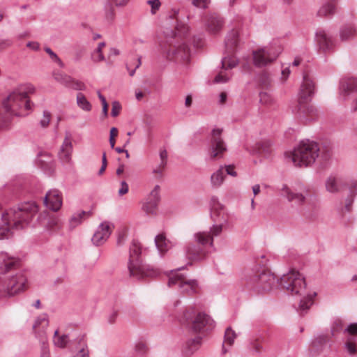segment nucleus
<instances>
[{
	"label": "nucleus",
	"mask_w": 357,
	"mask_h": 357,
	"mask_svg": "<svg viewBox=\"0 0 357 357\" xmlns=\"http://www.w3.org/2000/svg\"><path fill=\"white\" fill-rule=\"evenodd\" d=\"M38 211L36 204L29 202L1 213L0 217L3 225L0 226V240L10 238L13 234L11 229H22L28 226Z\"/></svg>",
	"instance_id": "nucleus-1"
},
{
	"label": "nucleus",
	"mask_w": 357,
	"mask_h": 357,
	"mask_svg": "<svg viewBox=\"0 0 357 357\" xmlns=\"http://www.w3.org/2000/svg\"><path fill=\"white\" fill-rule=\"evenodd\" d=\"M280 286L293 296L301 298L298 310L305 312L313 304L316 292L308 290L304 276L296 270H291L280 279Z\"/></svg>",
	"instance_id": "nucleus-2"
},
{
	"label": "nucleus",
	"mask_w": 357,
	"mask_h": 357,
	"mask_svg": "<svg viewBox=\"0 0 357 357\" xmlns=\"http://www.w3.org/2000/svg\"><path fill=\"white\" fill-rule=\"evenodd\" d=\"M211 215L214 224L210 227V231H199L195 234V240L202 245L209 243L213 246V240L221 236L224 225L227 221V216L225 212L223 206L219 202L217 197H212L210 201Z\"/></svg>",
	"instance_id": "nucleus-3"
},
{
	"label": "nucleus",
	"mask_w": 357,
	"mask_h": 357,
	"mask_svg": "<svg viewBox=\"0 0 357 357\" xmlns=\"http://www.w3.org/2000/svg\"><path fill=\"white\" fill-rule=\"evenodd\" d=\"M34 86L31 84L20 86L12 91L3 100V105L7 112L15 116L25 115L22 110H30L32 103L29 99V94L33 93Z\"/></svg>",
	"instance_id": "nucleus-4"
},
{
	"label": "nucleus",
	"mask_w": 357,
	"mask_h": 357,
	"mask_svg": "<svg viewBox=\"0 0 357 357\" xmlns=\"http://www.w3.org/2000/svg\"><path fill=\"white\" fill-rule=\"evenodd\" d=\"M319 147L317 143L310 141H302L292 152L289 158L296 167H307L313 164L319 156Z\"/></svg>",
	"instance_id": "nucleus-5"
},
{
	"label": "nucleus",
	"mask_w": 357,
	"mask_h": 357,
	"mask_svg": "<svg viewBox=\"0 0 357 357\" xmlns=\"http://www.w3.org/2000/svg\"><path fill=\"white\" fill-rule=\"evenodd\" d=\"M142 247L140 243L133 240L130 246V258L128 269L130 276L141 279L144 277H155L158 275V271L149 265L143 264L140 260Z\"/></svg>",
	"instance_id": "nucleus-6"
},
{
	"label": "nucleus",
	"mask_w": 357,
	"mask_h": 357,
	"mask_svg": "<svg viewBox=\"0 0 357 357\" xmlns=\"http://www.w3.org/2000/svg\"><path fill=\"white\" fill-rule=\"evenodd\" d=\"M238 41V31L236 30H231L227 36L225 40V47L228 55H225L222 59V67L225 70L220 72L215 76L214 79L215 83H225L229 79L231 75L225 70L234 68L238 63V60L232 54L237 46Z\"/></svg>",
	"instance_id": "nucleus-7"
},
{
	"label": "nucleus",
	"mask_w": 357,
	"mask_h": 357,
	"mask_svg": "<svg viewBox=\"0 0 357 357\" xmlns=\"http://www.w3.org/2000/svg\"><path fill=\"white\" fill-rule=\"evenodd\" d=\"M26 283L27 279L22 272L6 278H0V298H10L20 294L26 289Z\"/></svg>",
	"instance_id": "nucleus-8"
},
{
	"label": "nucleus",
	"mask_w": 357,
	"mask_h": 357,
	"mask_svg": "<svg viewBox=\"0 0 357 357\" xmlns=\"http://www.w3.org/2000/svg\"><path fill=\"white\" fill-rule=\"evenodd\" d=\"M341 99L351 105V109H357V78L344 77L342 79L340 86Z\"/></svg>",
	"instance_id": "nucleus-9"
},
{
	"label": "nucleus",
	"mask_w": 357,
	"mask_h": 357,
	"mask_svg": "<svg viewBox=\"0 0 357 357\" xmlns=\"http://www.w3.org/2000/svg\"><path fill=\"white\" fill-rule=\"evenodd\" d=\"M183 268L184 267H181L176 270L171 271L169 275V287L178 285L181 292L189 295L197 293L198 289L197 282L195 280H187L185 275L178 273V271Z\"/></svg>",
	"instance_id": "nucleus-10"
},
{
	"label": "nucleus",
	"mask_w": 357,
	"mask_h": 357,
	"mask_svg": "<svg viewBox=\"0 0 357 357\" xmlns=\"http://www.w3.org/2000/svg\"><path fill=\"white\" fill-rule=\"evenodd\" d=\"M280 53V48L279 47L271 45L260 48L253 52L254 64L258 67L265 66L274 61Z\"/></svg>",
	"instance_id": "nucleus-11"
},
{
	"label": "nucleus",
	"mask_w": 357,
	"mask_h": 357,
	"mask_svg": "<svg viewBox=\"0 0 357 357\" xmlns=\"http://www.w3.org/2000/svg\"><path fill=\"white\" fill-rule=\"evenodd\" d=\"M221 134L222 130L219 128H215L211 132L208 151L209 158L211 160L222 158L227 151V146L221 137Z\"/></svg>",
	"instance_id": "nucleus-12"
},
{
	"label": "nucleus",
	"mask_w": 357,
	"mask_h": 357,
	"mask_svg": "<svg viewBox=\"0 0 357 357\" xmlns=\"http://www.w3.org/2000/svg\"><path fill=\"white\" fill-rule=\"evenodd\" d=\"M252 282H253V288L259 293L268 291L278 284H280V280L269 272L260 273L252 279Z\"/></svg>",
	"instance_id": "nucleus-13"
},
{
	"label": "nucleus",
	"mask_w": 357,
	"mask_h": 357,
	"mask_svg": "<svg viewBox=\"0 0 357 357\" xmlns=\"http://www.w3.org/2000/svg\"><path fill=\"white\" fill-rule=\"evenodd\" d=\"M215 321L207 314L199 312L192 322V330L198 333H204L213 330Z\"/></svg>",
	"instance_id": "nucleus-14"
},
{
	"label": "nucleus",
	"mask_w": 357,
	"mask_h": 357,
	"mask_svg": "<svg viewBox=\"0 0 357 357\" xmlns=\"http://www.w3.org/2000/svg\"><path fill=\"white\" fill-rule=\"evenodd\" d=\"M194 239H195L194 238ZM195 242L197 243L198 245L194 244H188L185 248V255L186 257L190 261H199L204 259L206 255V252L205 250L204 247L206 245H209L211 248H214V243H213V246H211L209 243L202 245L199 243L196 240ZM215 239L213 240V241Z\"/></svg>",
	"instance_id": "nucleus-15"
},
{
	"label": "nucleus",
	"mask_w": 357,
	"mask_h": 357,
	"mask_svg": "<svg viewBox=\"0 0 357 357\" xmlns=\"http://www.w3.org/2000/svg\"><path fill=\"white\" fill-rule=\"evenodd\" d=\"M315 43L320 50L326 52L333 47L334 40L326 30L319 29L315 33Z\"/></svg>",
	"instance_id": "nucleus-16"
},
{
	"label": "nucleus",
	"mask_w": 357,
	"mask_h": 357,
	"mask_svg": "<svg viewBox=\"0 0 357 357\" xmlns=\"http://www.w3.org/2000/svg\"><path fill=\"white\" fill-rule=\"evenodd\" d=\"M63 203L61 193L56 189L50 190L44 198V204L47 208L53 211H59Z\"/></svg>",
	"instance_id": "nucleus-17"
},
{
	"label": "nucleus",
	"mask_w": 357,
	"mask_h": 357,
	"mask_svg": "<svg viewBox=\"0 0 357 357\" xmlns=\"http://www.w3.org/2000/svg\"><path fill=\"white\" fill-rule=\"evenodd\" d=\"M20 266L17 258L10 255L6 252H0V274H6L16 269Z\"/></svg>",
	"instance_id": "nucleus-18"
},
{
	"label": "nucleus",
	"mask_w": 357,
	"mask_h": 357,
	"mask_svg": "<svg viewBox=\"0 0 357 357\" xmlns=\"http://www.w3.org/2000/svg\"><path fill=\"white\" fill-rule=\"evenodd\" d=\"M111 232L112 228L109 223L107 222H102L92 237L93 243L97 246L104 244L109 238Z\"/></svg>",
	"instance_id": "nucleus-19"
},
{
	"label": "nucleus",
	"mask_w": 357,
	"mask_h": 357,
	"mask_svg": "<svg viewBox=\"0 0 357 357\" xmlns=\"http://www.w3.org/2000/svg\"><path fill=\"white\" fill-rule=\"evenodd\" d=\"M49 325L48 317L46 314H43L38 316L34 321L33 329L34 331L36 337L40 341H46L47 337L45 331Z\"/></svg>",
	"instance_id": "nucleus-20"
},
{
	"label": "nucleus",
	"mask_w": 357,
	"mask_h": 357,
	"mask_svg": "<svg viewBox=\"0 0 357 357\" xmlns=\"http://www.w3.org/2000/svg\"><path fill=\"white\" fill-rule=\"evenodd\" d=\"M224 26L222 18L217 15H211L205 20L206 31L212 35L218 34Z\"/></svg>",
	"instance_id": "nucleus-21"
},
{
	"label": "nucleus",
	"mask_w": 357,
	"mask_h": 357,
	"mask_svg": "<svg viewBox=\"0 0 357 357\" xmlns=\"http://www.w3.org/2000/svg\"><path fill=\"white\" fill-rule=\"evenodd\" d=\"M73 152V144L70 134L66 133V137L59 152V158L63 164H68L70 162L71 154Z\"/></svg>",
	"instance_id": "nucleus-22"
},
{
	"label": "nucleus",
	"mask_w": 357,
	"mask_h": 357,
	"mask_svg": "<svg viewBox=\"0 0 357 357\" xmlns=\"http://www.w3.org/2000/svg\"><path fill=\"white\" fill-rule=\"evenodd\" d=\"M166 56L168 59H177L183 61H188L190 58L189 47L187 45L183 44L172 50L167 51L166 52Z\"/></svg>",
	"instance_id": "nucleus-23"
},
{
	"label": "nucleus",
	"mask_w": 357,
	"mask_h": 357,
	"mask_svg": "<svg viewBox=\"0 0 357 357\" xmlns=\"http://www.w3.org/2000/svg\"><path fill=\"white\" fill-rule=\"evenodd\" d=\"M314 93V84L313 82L307 77L303 76V82L301 86L299 96L302 100H307Z\"/></svg>",
	"instance_id": "nucleus-24"
},
{
	"label": "nucleus",
	"mask_w": 357,
	"mask_h": 357,
	"mask_svg": "<svg viewBox=\"0 0 357 357\" xmlns=\"http://www.w3.org/2000/svg\"><path fill=\"white\" fill-rule=\"evenodd\" d=\"M281 195L285 198L289 202H294L297 204H302L304 203L305 200V197L298 192H295L292 191L287 185H284L280 190Z\"/></svg>",
	"instance_id": "nucleus-25"
},
{
	"label": "nucleus",
	"mask_w": 357,
	"mask_h": 357,
	"mask_svg": "<svg viewBox=\"0 0 357 357\" xmlns=\"http://www.w3.org/2000/svg\"><path fill=\"white\" fill-rule=\"evenodd\" d=\"M202 344V338L197 337L189 340L184 345L182 352L185 356H191L197 352Z\"/></svg>",
	"instance_id": "nucleus-26"
},
{
	"label": "nucleus",
	"mask_w": 357,
	"mask_h": 357,
	"mask_svg": "<svg viewBox=\"0 0 357 357\" xmlns=\"http://www.w3.org/2000/svg\"><path fill=\"white\" fill-rule=\"evenodd\" d=\"M155 243L159 252L162 255L173 246V243L166 238V237L160 234L155 236Z\"/></svg>",
	"instance_id": "nucleus-27"
},
{
	"label": "nucleus",
	"mask_w": 357,
	"mask_h": 357,
	"mask_svg": "<svg viewBox=\"0 0 357 357\" xmlns=\"http://www.w3.org/2000/svg\"><path fill=\"white\" fill-rule=\"evenodd\" d=\"M328 342V337L325 334L317 335L311 342L310 348L314 351H321Z\"/></svg>",
	"instance_id": "nucleus-28"
},
{
	"label": "nucleus",
	"mask_w": 357,
	"mask_h": 357,
	"mask_svg": "<svg viewBox=\"0 0 357 357\" xmlns=\"http://www.w3.org/2000/svg\"><path fill=\"white\" fill-rule=\"evenodd\" d=\"M325 185L327 192L333 194L337 193L341 188L340 179L334 176L327 178Z\"/></svg>",
	"instance_id": "nucleus-29"
},
{
	"label": "nucleus",
	"mask_w": 357,
	"mask_h": 357,
	"mask_svg": "<svg viewBox=\"0 0 357 357\" xmlns=\"http://www.w3.org/2000/svg\"><path fill=\"white\" fill-rule=\"evenodd\" d=\"M225 174L223 166H220L218 170L213 172L211 176V183L214 188H219L223 183Z\"/></svg>",
	"instance_id": "nucleus-30"
},
{
	"label": "nucleus",
	"mask_w": 357,
	"mask_h": 357,
	"mask_svg": "<svg viewBox=\"0 0 357 357\" xmlns=\"http://www.w3.org/2000/svg\"><path fill=\"white\" fill-rule=\"evenodd\" d=\"M159 157L160 160V163L155 168L153 169V172L154 174H157L161 176L167 164L168 154L167 151L165 149L160 150Z\"/></svg>",
	"instance_id": "nucleus-31"
},
{
	"label": "nucleus",
	"mask_w": 357,
	"mask_h": 357,
	"mask_svg": "<svg viewBox=\"0 0 357 357\" xmlns=\"http://www.w3.org/2000/svg\"><path fill=\"white\" fill-rule=\"evenodd\" d=\"M356 33L355 28L351 25L342 26L340 30V37L342 41L351 40L354 38Z\"/></svg>",
	"instance_id": "nucleus-32"
},
{
	"label": "nucleus",
	"mask_w": 357,
	"mask_h": 357,
	"mask_svg": "<svg viewBox=\"0 0 357 357\" xmlns=\"http://www.w3.org/2000/svg\"><path fill=\"white\" fill-rule=\"evenodd\" d=\"M357 194V190L354 189L350 191L349 195L344 200V206L340 209V212L343 214L344 213H349L352 210V205L354 202L355 197Z\"/></svg>",
	"instance_id": "nucleus-33"
},
{
	"label": "nucleus",
	"mask_w": 357,
	"mask_h": 357,
	"mask_svg": "<svg viewBox=\"0 0 357 357\" xmlns=\"http://www.w3.org/2000/svg\"><path fill=\"white\" fill-rule=\"evenodd\" d=\"M236 337L237 334L235 333L234 331L232 330L231 327H228L226 329L224 337V342L222 345L223 353L227 352L225 345H228L229 347L232 346Z\"/></svg>",
	"instance_id": "nucleus-34"
},
{
	"label": "nucleus",
	"mask_w": 357,
	"mask_h": 357,
	"mask_svg": "<svg viewBox=\"0 0 357 357\" xmlns=\"http://www.w3.org/2000/svg\"><path fill=\"white\" fill-rule=\"evenodd\" d=\"M53 342L55 347L63 349L70 342V339L68 335H60L56 330L54 333Z\"/></svg>",
	"instance_id": "nucleus-35"
},
{
	"label": "nucleus",
	"mask_w": 357,
	"mask_h": 357,
	"mask_svg": "<svg viewBox=\"0 0 357 357\" xmlns=\"http://www.w3.org/2000/svg\"><path fill=\"white\" fill-rule=\"evenodd\" d=\"M89 212L84 211L74 213L69 220L70 227L73 229L80 225L86 216L89 215Z\"/></svg>",
	"instance_id": "nucleus-36"
},
{
	"label": "nucleus",
	"mask_w": 357,
	"mask_h": 357,
	"mask_svg": "<svg viewBox=\"0 0 357 357\" xmlns=\"http://www.w3.org/2000/svg\"><path fill=\"white\" fill-rule=\"evenodd\" d=\"M84 335H80L76 340L79 347L77 348L78 352L75 355L74 357H89V351L87 346L84 340Z\"/></svg>",
	"instance_id": "nucleus-37"
},
{
	"label": "nucleus",
	"mask_w": 357,
	"mask_h": 357,
	"mask_svg": "<svg viewBox=\"0 0 357 357\" xmlns=\"http://www.w3.org/2000/svg\"><path fill=\"white\" fill-rule=\"evenodd\" d=\"M158 203L155 201L146 199L143 204L142 210L147 215H155L157 214Z\"/></svg>",
	"instance_id": "nucleus-38"
},
{
	"label": "nucleus",
	"mask_w": 357,
	"mask_h": 357,
	"mask_svg": "<svg viewBox=\"0 0 357 357\" xmlns=\"http://www.w3.org/2000/svg\"><path fill=\"white\" fill-rule=\"evenodd\" d=\"M77 106L85 112H90L92 109V105L90 102L86 99V96L82 93L77 94Z\"/></svg>",
	"instance_id": "nucleus-39"
},
{
	"label": "nucleus",
	"mask_w": 357,
	"mask_h": 357,
	"mask_svg": "<svg viewBox=\"0 0 357 357\" xmlns=\"http://www.w3.org/2000/svg\"><path fill=\"white\" fill-rule=\"evenodd\" d=\"M105 42L99 43L97 47L91 53V59L93 61L97 63L105 60V56L102 54V48L105 46Z\"/></svg>",
	"instance_id": "nucleus-40"
},
{
	"label": "nucleus",
	"mask_w": 357,
	"mask_h": 357,
	"mask_svg": "<svg viewBox=\"0 0 357 357\" xmlns=\"http://www.w3.org/2000/svg\"><path fill=\"white\" fill-rule=\"evenodd\" d=\"M344 348L349 354H356L357 353L356 337H348L346 342L344 343Z\"/></svg>",
	"instance_id": "nucleus-41"
},
{
	"label": "nucleus",
	"mask_w": 357,
	"mask_h": 357,
	"mask_svg": "<svg viewBox=\"0 0 357 357\" xmlns=\"http://www.w3.org/2000/svg\"><path fill=\"white\" fill-rule=\"evenodd\" d=\"M335 6L333 3H327L323 5L318 11V15L321 17L328 16L334 13Z\"/></svg>",
	"instance_id": "nucleus-42"
},
{
	"label": "nucleus",
	"mask_w": 357,
	"mask_h": 357,
	"mask_svg": "<svg viewBox=\"0 0 357 357\" xmlns=\"http://www.w3.org/2000/svg\"><path fill=\"white\" fill-rule=\"evenodd\" d=\"M303 117L305 118L307 121H312L314 120L318 116L317 109L313 107L312 105L307 106L303 110Z\"/></svg>",
	"instance_id": "nucleus-43"
},
{
	"label": "nucleus",
	"mask_w": 357,
	"mask_h": 357,
	"mask_svg": "<svg viewBox=\"0 0 357 357\" xmlns=\"http://www.w3.org/2000/svg\"><path fill=\"white\" fill-rule=\"evenodd\" d=\"M54 78L56 81L68 87L69 84L71 82V77L62 73H55L54 74Z\"/></svg>",
	"instance_id": "nucleus-44"
},
{
	"label": "nucleus",
	"mask_w": 357,
	"mask_h": 357,
	"mask_svg": "<svg viewBox=\"0 0 357 357\" xmlns=\"http://www.w3.org/2000/svg\"><path fill=\"white\" fill-rule=\"evenodd\" d=\"M344 330V324L340 319H335L331 325V335L333 336H335Z\"/></svg>",
	"instance_id": "nucleus-45"
},
{
	"label": "nucleus",
	"mask_w": 357,
	"mask_h": 357,
	"mask_svg": "<svg viewBox=\"0 0 357 357\" xmlns=\"http://www.w3.org/2000/svg\"><path fill=\"white\" fill-rule=\"evenodd\" d=\"M45 51L50 56L52 61L56 63L60 68H64V63L58 56V55L52 51V50L48 47L45 48Z\"/></svg>",
	"instance_id": "nucleus-46"
},
{
	"label": "nucleus",
	"mask_w": 357,
	"mask_h": 357,
	"mask_svg": "<svg viewBox=\"0 0 357 357\" xmlns=\"http://www.w3.org/2000/svg\"><path fill=\"white\" fill-rule=\"evenodd\" d=\"M259 101L263 105H271L274 100L270 93L264 91L259 93Z\"/></svg>",
	"instance_id": "nucleus-47"
},
{
	"label": "nucleus",
	"mask_w": 357,
	"mask_h": 357,
	"mask_svg": "<svg viewBox=\"0 0 357 357\" xmlns=\"http://www.w3.org/2000/svg\"><path fill=\"white\" fill-rule=\"evenodd\" d=\"M68 88H70V89H74V90H77V91H84L86 89V85L84 84V82H82L79 80H76L72 77L71 82L69 84Z\"/></svg>",
	"instance_id": "nucleus-48"
},
{
	"label": "nucleus",
	"mask_w": 357,
	"mask_h": 357,
	"mask_svg": "<svg viewBox=\"0 0 357 357\" xmlns=\"http://www.w3.org/2000/svg\"><path fill=\"white\" fill-rule=\"evenodd\" d=\"M271 144L269 142H264L259 144L257 151L260 154H264V156L268 155L271 152Z\"/></svg>",
	"instance_id": "nucleus-49"
},
{
	"label": "nucleus",
	"mask_w": 357,
	"mask_h": 357,
	"mask_svg": "<svg viewBox=\"0 0 357 357\" xmlns=\"http://www.w3.org/2000/svg\"><path fill=\"white\" fill-rule=\"evenodd\" d=\"M146 3L151 6V13L152 15L155 14L161 6L160 0H148Z\"/></svg>",
	"instance_id": "nucleus-50"
},
{
	"label": "nucleus",
	"mask_w": 357,
	"mask_h": 357,
	"mask_svg": "<svg viewBox=\"0 0 357 357\" xmlns=\"http://www.w3.org/2000/svg\"><path fill=\"white\" fill-rule=\"evenodd\" d=\"M160 186L156 185L153 190L150 192L146 199L155 201L156 202H160Z\"/></svg>",
	"instance_id": "nucleus-51"
},
{
	"label": "nucleus",
	"mask_w": 357,
	"mask_h": 357,
	"mask_svg": "<svg viewBox=\"0 0 357 357\" xmlns=\"http://www.w3.org/2000/svg\"><path fill=\"white\" fill-rule=\"evenodd\" d=\"M248 347L250 350L255 354H259L262 350V346L257 340L250 341Z\"/></svg>",
	"instance_id": "nucleus-52"
},
{
	"label": "nucleus",
	"mask_w": 357,
	"mask_h": 357,
	"mask_svg": "<svg viewBox=\"0 0 357 357\" xmlns=\"http://www.w3.org/2000/svg\"><path fill=\"white\" fill-rule=\"evenodd\" d=\"M344 332L351 335V337H354V335L357 334V324H350L346 328H344Z\"/></svg>",
	"instance_id": "nucleus-53"
},
{
	"label": "nucleus",
	"mask_w": 357,
	"mask_h": 357,
	"mask_svg": "<svg viewBox=\"0 0 357 357\" xmlns=\"http://www.w3.org/2000/svg\"><path fill=\"white\" fill-rule=\"evenodd\" d=\"M225 174L231 176L233 177L237 176V172L235 170V167L232 165H224L223 166Z\"/></svg>",
	"instance_id": "nucleus-54"
},
{
	"label": "nucleus",
	"mask_w": 357,
	"mask_h": 357,
	"mask_svg": "<svg viewBox=\"0 0 357 357\" xmlns=\"http://www.w3.org/2000/svg\"><path fill=\"white\" fill-rule=\"evenodd\" d=\"M121 105L118 101H114L112 102V107L111 115L114 117L118 116L121 112Z\"/></svg>",
	"instance_id": "nucleus-55"
},
{
	"label": "nucleus",
	"mask_w": 357,
	"mask_h": 357,
	"mask_svg": "<svg viewBox=\"0 0 357 357\" xmlns=\"http://www.w3.org/2000/svg\"><path fill=\"white\" fill-rule=\"evenodd\" d=\"M210 3V0H192V3L195 7L206 8Z\"/></svg>",
	"instance_id": "nucleus-56"
},
{
	"label": "nucleus",
	"mask_w": 357,
	"mask_h": 357,
	"mask_svg": "<svg viewBox=\"0 0 357 357\" xmlns=\"http://www.w3.org/2000/svg\"><path fill=\"white\" fill-rule=\"evenodd\" d=\"M50 117H51V115H50V112H48L47 111H45L43 112V119L40 121V123L42 127L45 128L49 125L50 121Z\"/></svg>",
	"instance_id": "nucleus-57"
},
{
	"label": "nucleus",
	"mask_w": 357,
	"mask_h": 357,
	"mask_svg": "<svg viewBox=\"0 0 357 357\" xmlns=\"http://www.w3.org/2000/svg\"><path fill=\"white\" fill-rule=\"evenodd\" d=\"M42 342V351L40 357H50V350L46 345V341H40Z\"/></svg>",
	"instance_id": "nucleus-58"
},
{
	"label": "nucleus",
	"mask_w": 357,
	"mask_h": 357,
	"mask_svg": "<svg viewBox=\"0 0 357 357\" xmlns=\"http://www.w3.org/2000/svg\"><path fill=\"white\" fill-rule=\"evenodd\" d=\"M176 30H177V33L180 36H185L187 33V32L188 31V27L185 24H182V25L177 24Z\"/></svg>",
	"instance_id": "nucleus-59"
},
{
	"label": "nucleus",
	"mask_w": 357,
	"mask_h": 357,
	"mask_svg": "<svg viewBox=\"0 0 357 357\" xmlns=\"http://www.w3.org/2000/svg\"><path fill=\"white\" fill-rule=\"evenodd\" d=\"M126 236H127V230L123 229L122 231H121L119 234L118 239H117L118 245H123L126 241Z\"/></svg>",
	"instance_id": "nucleus-60"
},
{
	"label": "nucleus",
	"mask_w": 357,
	"mask_h": 357,
	"mask_svg": "<svg viewBox=\"0 0 357 357\" xmlns=\"http://www.w3.org/2000/svg\"><path fill=\"white\" fill-rule=\"evenodd\" d=\"M129 188L128 185L126 181H121V188L119 190V195H123L126 194L128 192Z\"/></svg>",
	"instance_id": "nucleus-61"
},
{
	"label": "nucleus",
	"mask_w": 357,
	"mask_h": 357,
	"mask_svg": "<svg viewBox=\"0 0 357 357\" xmlns=\"http://www.w3.org/2000/svg\"><path fill=\"white\" fill-rule=\"evenodd\" d=\"M117 7H123L128 4L130 0H108Z\"/></svg>",
	"instance_id": "nucleus-62"
},
{
	"label": "nucleus",
	"mask_w": 357,
	"mask_h": 357,
	"mask_svg": "<svg viewBox=\"0 0 357 357\" xmlns=\"http://www.w3.org/2000/svg\"><path fill=\"white\" fill-rule=\"evenodd\" d=\"M26 47L34 51H38L40 50V44L35 41L28 42Z\"/></svg>",
	"instance_id": "nucleus-63"
},
{
	"label": "nucleus",
	"mask_w": 357,
	"mask_h": 357,
	"mask_svg": "<svg viewBox=\"0 0 357 357\" xmlns=\"http://www.w3.org/2000/svg\"><path fill=\"white\" fill-rule=\"evenodd\" d=\"M59 220L57 218L53 217L50 218L47 222V227L48 229H52L54 226H56L58 225Z\"/></svg>",
	"instance_id": "nucleus-64"
}]
</instances>
